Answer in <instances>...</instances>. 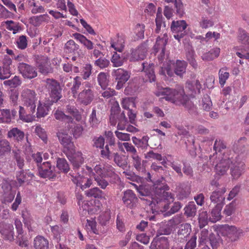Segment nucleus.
<instances>
[{"mask_svg": "<svg viewBox=\"0 0 249 249\" xmlns=\"http://www.w3.org/2000/svg\"><path fill=\"white\" fill-rule=\"evenodd\" d=\"M157 96H164L163 98L166 101L176 105H181L188 111L191 115L197 114V107L185 94L184 89H176L169 87L163 88L156 93Z\"/></svg>", "mask_w": 249, "mask_h": 249, "instance_id": "nucleus-1", "label": "nucleus"}, {"mask_svg": "<svg viewBox=\"0 0 249 249\" xmlns=\"http://www.w3.org/2000/svg\"><path fill=\"white\" fill-rule=\"evenodd\" d=\"M46 88L49 97L45 101V105L51 106L56 103L62 98V88L59 82L53 79H47Z\"/></svg>", "mask_w": 249, "mask_h": 249, "instance_id": "nucleus-2", "label": "nucleus"}, {"mask_svg": "<svg viewBox=\"0 0 249 249\" xmlns=\"http://www.w3.org/2000/svg\"><path fill=\"white\" fill-rule=\"evenodd\" d=\"M231 175L233 179H237L245 172V158L243 154L236 155L235 157H231Z\"/></svg>", "mask_w": 249, "mask_h": 249, "instance_id": "nucleus-3", "label": "nucleus"}, {"mask_svg": "<svg viewBox=\"0 0 249 249\" xmlns=\"http://www.w3.org/2000/svg\"><path fill=\"white\" fill-rule=\"evenodd\" d=\"M169 189L170 188L168 186V188H162L158 190H154L153 193L155 195V197H151V200H148L147 199L142 198H141V199L148 201L149 205L153 209V207H156V204L158 205L159 203L160 204L163 200L172 199V201H173L174 197L172 194L170 192H167Z\"/></svg>", "mask_w": 249, "mask_h": 249, "instance_id": "nucleus-4", "label": "nucleus"}, {"mask_svg": "<svg viewBox=\"0 0 249 249\" xmlns=\"http://www.w3.org/2000/svg\"><path fill=\"white\" fill-rule=\"evenodd\" d=\"M21 97L23 105L26 106L30 109V113L33 115L36 112V103L37 101L35 91L29 89H25L21 92Z\"/></svg>", "mask_w": 249, "mask_h": 249, "instance_id": "nucleus-5", "label": "nucleus"}, {"mask_svg": "<svg viewBox=\"0 0 249 249\" xmlns=\"http://www.w3.org/2000/svg\"><path fill=\"white\" fill-rule=\"evenodd\" d=\"M219 233L225 240L229 239L231 242L237 241L242 234V230L234 226H230L228 224L222 225L219 227Z\"/></svg>", "mask_w": 249, "mask_h": 249, "instance_id": "nucleus-6", "label": "nucleus"}, {"mask_svg": "<svg viewBox=\"0 0 249 249\" xmlns=\"http://www.w3.org/2000/svg\"><path fill=\"white\" fill-rule=\"evenodd\" d=\"M37 169L39 176L42 178L53 179L57 177V172L55 170V167L52 166L50 162H44L42 164H39V166L38 165Z\"/></svg>", "mask_w": 249, "mask_h": 249, "instance_id": "nucleus-7", "label": "nucleus"}, {"mask_svg": "<svg viewBox=\"0 0 249 249\" xmlns=\"http://www.w3.org/2000/svg\"><path fill=\"white\" fill-rule=\"evenodd\" d=\"M111 74L115 81L117 82V89L122 88L130 77V73L127 71L122 68L114 70Z\"/></svg>", "mask_w": 249, "mask_h": 249, "instance_id": "nucleus-8", "label": "nucleus"}, {"mask_svg": "<svg viewBox=\"0 0 249 249\" xmlns=\"http://www.w3.org/2000/svg\"><path fill=\"white\" fill-rule=\"evenodd\" d=\"M0 233L3 238L10 242L15 240L14 225L5 221L0 222Z\"/></svg>", "mask_w": 249, "mask_h": 249, "instance_id": "nucleus-9", "label": "nucleus"}, {"mask_svg": "<svg viewBox=\"0 0 249 249\" xmlns=\"http://www.w3.org/2000/svg\"><path fill=\"white\" fill-rule=\"evenodd\" d=\"M147 42L146 40L139 45L136 49H131L129 60L135 62L139 60H143L147 53Z\"/></svg>", "mask_w": 249, "mask_h": 249, "instance_id": "nucleus-10", "label": "nucleus"}, {"mask_svg": "<svg viewBox=\"0 0 249 249\" xmlns=\"http://www.w3.org/2000/svg\"><path fill=\"white\" fill-rule=\"evenodd\" d=\"M111 47L120 53H118L117 52H114L111 59V61L113 63V66L118 67L122 66L124 62L128 60L129 53L128 52L122 53V49L116 48L114 44H111Z\"/></svg>", "mask_w": 249, "mask_h": 249, "instance_id": "nucleus-11", "label": "nucleus"}, {"mask_svg": "<svg viewBox=\"0 0 249 249\" xmlns=\"http://www.w3.org/2000/svg\"><path fill=\"white\" fill-rule=\"evenodd\" d=\"M58 140L64 148L69 152V154H73L75 152V146L72 142V138L68 134L58 132L57 133Z\"/></svg>", "mask_w": 249, "mask_h": 249, "instance_id": "nucleus-12", "label": "nucleus"}, {"mask_svg": "<svg viewBox=\"0 0 249 249\" xmlns=\"http://www.w3.org/2000/svg\"><path fill=\"white\" fill-rule=\"evenodd\" d=\"M18 70L25 78L31 79L37 76L36 68L25 63H19Z\"/></svg>", "mask_w": 249, "mask_h": 249, "instance_id": "nucleus-13", "label": "nucleus"}, {"mask_svg": "<svg viewBox=\"0 0 249 249\" xmlns=\"http://www.w3.org/2000/svg\"><path fill=\"white\" fill-rule=\"evenodd\" d=\"M122 197L124 204L128 208L131 209L136 206L138 198L134 192L130 189H127L124 191Z\"/></svg>", "mask_w": 249, "mask_h": 249, "instance_id": "nucleus-14", "label": "nucleus"}, {"mask_svg": "<svg viewBox=\"0 0 249 249\" xmlns=\"http://www.w3.org/2000/svg\"><path fill=\"white\" fill-rule=\"evenodd\" d=\"M94 94L91 89L85 88L78 94L77 101L85 106L89 105L93 100Z\"/></svg>", "mask_w": 249, "mask_h": 249, "instance_id": "nucleus-15", "label": "nucleus"}, {"mask_svg": "<svg viewBox=\"0 0 249 249\" xmlns=\"http://www.w3.org/2000/svg\"><path fill=\"white\" fill-rule=\"evenodd\" d=\"M226 189L225 187L218 188L216 190L213 191L210 196L211 202L214 204H225V197L223 196L226 192Z\"/></svg>", "mask_w": 249, "mask_h": 249, "instance_id": "nucleus-16", "label": "nucleus"}, {"mask_svg": "<svg viewBox=\"0 0 249 249\" xmlns=\"http://www.w3.org/2000/svg\"><path fill=\"white\" fill-rule=\"evenodd\" d=\"M69 175L72 178L71 179L72 182L76 185L80 187L82 190H84L87 188H89L92 184L91 179L85 177V176L81 175H78L77 176H73L71 173Z\"/></svg>", "mask_w": 249, "mask_h": 249, "instance_id": "nucleus-17", "label": "nucleus"}, {"mask_svg": "<svg viewBox=\"0 0 249 249\" xmlns=\"http://www.w3.org/2000/svg\"><path fill=\"white\" fill-rule=\"evenodd\" d=\"M64 49L66 53L77 55L78 57H83L84 55L82 51L80 49L79 46L72 39H70L66 43Z\"/></svg>", "mask_w": 249, "mask_h": 249, "instance_id": "nucleus-18", "label": "nucleus"}, {"mask_svg": "<svg viewBox=\"0 0 249 249\" xmlns=\"http://www.w3.org/2000/svg\"><path fill=\"white\" fill-rule=\"evenodd\" d=\"M231 157H227L226 156L222 158L220 161L217 163L215 167V169L216 172L219 175H224L227 171L230 168L231 162Z\"/></svg>", "mask_w": 249, "mask_h": 249, "instance_id": "nucleus-19", "label": "nucleus"}, {"mask_svg": "<svg viewBox=\"0 0 249 249\" xmlns=\"http://www.w3.org/2000/svg\"><path fill=\"white\" fill-rule=\"evenodd\" d=\"M142 66L143 71L145 73V82H155L156 79L154 71L155 65L153 63L148 64L147 63L143 62Z\"/></svg>", "mask_w": 249, "mask_h": 249, "instance_id": "nucleus-20", "label": "nucleus"}, {"mask_svg": "<svg viewBox=\"0 0 249 249\" xmlns=\"http://www.w3.org/2000/svg\"><path fill=\"white\" fill-rule=\"evenodd\" d=\"M36 66L39 72L46 74L49 72L48 58L44 56H37L36 58Z\"/></svg>", "mask_w": 249, "mask_h": 249, "instance_id": "nucleus-21", "label": "nucleus"}, {"mask_svg": "<svg viewBox=\"0 0 249 249\" xmlns=\"http://www.w3.org/2000/svg\"><path fill=\"white\" fill-rule=\"evenodd\" d=\"M168 39V36L166 32L164 33L163 36L161 38L160 36H158L157 38L156 44L154 46V48L156 52H158L161 49V52L160 53V54L161 56H164L165 46L167 43Z\"/></svg>", "mask_w": 249, "mask_h": 249, "instance_id": "nucleus-22", "label": "nucleus"}, {"mask_svg": "<svg viewBox=\"0 0 249 249\" xmlns=\"http://www.w3.org/2000/svg\"><path fill=\"white\" fill-rule=\"evenodd\" d=\"M25 137V134L17 127H14L10 129L7 133V138L13 139L18 142H22Z\"/></svg>", "mask_w": 249, "mask_h": 249, "instance_id": "nucleus-23", "label": "nucleus"}, {"mask_svg": "<svg viewBox=\"0 0 249 249\" xmlns=\"http://www.w3.org/2000/svg\"><path fill=\"white\" fill-rule=\"evenodd\" d=\"M197 207L194 201L189 202L183 209L184 215L187 218L194 217L196 214Z\"/></svg>", "mask_w": 249, "mask_h": 249, "instance_id": "nucleus-24", "label": "nucleus"}, {"mask_svg": "<svg viewBox=\"0 0 249 249\" xmlns=\"http://www.w3.org/2000/svg\"><path fill=\"white\" fill-rule=\"evenodd\" d=\"M221 235L219 233V229H218L216 233H211L210 234L208 241L213 249H217L220 244L223 243V239L221 238Z\"/></svg>", "mask_w": 249, "mask_h": 249, "instance_id": "nucleus-25", "label": "nucleus"}, {"mask_svg": "<svg viewBox=\"0 0 249 249\" xmlns=\"http://www.w3.org/2000/svg\"><path fill=\"white\" fill-rule=\"evenodd\" d=\"M187 26L188 25L184 20H173L172 22L170 28L173 33H178L186 31L185 29Z\"/></svg>", "mask_w": 249, "mask_h": 249, "instance_id": "nucleus-26", "label": "nucleus"}, {"mask_svg": "<svg viewBox=\"0 0 249 249\" xmlns=\"http://www.w3.org/2000/svg\"><path fill=\"white\" fill-rule=\"evenodd\" d=\"M12 59L8 56H5L3 60L2 72L3 77L1 80H4L10 77L11 75L10 66L12 64Z\"/></svg>", "mask_w": 249, "mask_h": 249, "instance_id": "nucleus-27", "label": "nucleus"}, {"mask_svg": "<svg viewBox=\"0 0 249 249\" xmlns=\"http://www.w3.org/2000/svg\"><path fill=\"white\" fill-rule=\"evenodd\" d=\"M71 156H68V158L73 166L74 169H78L84 162V158L81 152L75 154H70Z\"/></svg>", "mask_w": 249, "mask_h": 249, "instance_id": "nucleus-28", "label": "nucleus"}, {"mask_svg": "<svg viewBox=\"0 0 249 249\" xmlns=\"http://www.w3.org/2000/svg\"><path fill=\"white\" fill-rule=\"evenodd\" d=\"M34 247L36 249H49V241L43 236L38 235L34 239Z\"/></svg>", "mask_w": 249, "mask_h": 249, "instance_id": "nucleus-29", "label": "nucleus"}, {"mask_svg": "<svg viewBox=\"0 0 249 249\" xmlns=\"http://www.w3.org/2000/svg\"><path fill=\"white\" fill-rule=\"evenodd\" d=\"M137 190L142 196L153 197V190L152 185L143 184L137 187Z\"/></svg>", "mask_w": 249, "mask_h": 249, "instance_id": "nucleus-30", "label": "nucleus"}, {"mask_svg": "<svg viewBox=\"0 0 249 249\" xmlns=\"http://www.w3.org/2000/svg\"><path fill=\"white\" fill-rule=\"evenodd\" d=\"M186 58L189 63L194 69H196L197 67V63L196 60L195 52L192 46L189 47L186 50Z\"/></svg>", "mask_w": 249, "mask_h": 249, "instance_id": "nucleus-31", "label": "nucleus"}, {"mask_svg": "<svg viewBox=\"0 0 249 249\" xmlns=\"http://www.w3.org/2000/svg\"><path fill=\"white\" fill-rule=\"evenodd\" d=\"M72 36L83 44L88 50H91L93 48V43L84 35L76 33L72 34Z\"/></svg>", "mask_w": 249, "mask_h": 249, "instance_id": "nucleus-32", "label": "nucleus"}, {"mask_svg": "<svg viewBox=\"0 0 249 249\" xmlns=\"http://www.w3.org/2000/svg\"><path fill=\"white\" fill-rule=\"evenodd\" d=\"M56 167L59 170V171L57 172V174L60 172L67 174L70 170V166L67 160L64 158H58L57 159Z\"/></svg>", "mask_w": 249, "mask_h": 249, "instance_id": "nucleus-33", "label": "nucleus"}, {"mask_svg": "<svg viewBox=\"0 0 249 249\" xmlns=\"http://www.w3.org/2000/svg\"><path fill=\"white\" fill-rule=\"evenodd\" d=\"M11 151L10 142L6 139L0 140V159L3 158L6 154Z\"/></svg>", "mask_w": 249, "mask_h": 249, "instance_id": "nucleus-34", "label": "nucleus"}, {"mask_svg": "<svg viewBox=\"0 0 249 249\" xmlns=\"http://www.w3.org/2000/svg\"><path fill=\"white\" fill-rule=\"evenodd\" d=\"M12 153L13 159L16 160L17 166L19 169H22L24 167L25 161L23 155L19 149L13 150Z\"/></svg>", "mask_w": 249, "mask_h": 249, "instance_id": "nucleus-35", "label": "nucleus"}, {"mask_svg": "<svg viewBox=\"0 0 249 249\" xmlns=\"http://www.w3.org/2000/svg\"><path fill=\"white\" fill-rule=\"evenodd\" d=\"M187 63L184 60H178L175 66L174 72L178 76H182L186 72Z\"/></svg>", "mask_w": 249, "mask_h": 249, "instance_id": "nucleus-36", "label": "nucleus"}, {"mask_svg": "<svg viewBox=\"0 0 249 249\" xmlns=\"http://www.w3.org/2000/svg\"><path fill=\"white\" fill-rule=\"evenodd\" d=\"M223 205L220 204H216L212 209L211 212V214L213 217L212 218L210 217V221L215 222L221 219V211Z\"/></svg>", "mask_w": 249, "mask_h": 249, "instance_id": "nucleus-37", "label": "nucleus"}, {"mask_svg": "<svg viewBox=\"0 0 249 249\" xmlns=\"http://www.w3.org/2000/svg\"><path fill=\"white\" fill-rule=\"evenodd\" d=\"M191 231V224L186 223L180 225L179 229L178 231V234L180 236L181 238H185L190 234Z\"/></svg>", "mask_w": 249, "mask_h": 249, "instance_id": "nucleus-38", "label": "nucleus"}, {"mask_svg": "<svg viewBox=\"0 0 249 249\" xmlns=\"http://www.w3.org/2000/svg\"><path fill=\"white\" fill-rule=\"evenodd\" d=\"M69 124H71L69 125V127H70L69 130L72 133L73 137L75 138L79 137L82 134L83 130L82 125L79 124H75L73 123V121L70 122Z\"/></svg>", "mask_w": 249, "mask_h": 249, "instance_id": "nucleus-39", "label": "nucleus"}, {"mask_svg": "<svg viewBox=\"0 0 249 249\" xmlns=\"http://www.w3.org/2000/svg\"><path fill=\"white\" fill-rule=\"evenodd\" d=\"M108 77H109L108 74L104 72H101L98 75V82L99 85L103 89H107L108 85L109 80Z\"/></svg>", "mask_w": 249, "mask_h": 249, "instance_id": "nucleus-40", "label": "nucleus"}, {"mask_svg": "<svg viewBox=\"0 0 249 249\" xmlns=\"http://www.w3.org/2000/svg\"><path fill=\"white\" fill-rule=\"evenodd\" d=\"M114 161L117 164V165L124 169L127 166V159L125 158V156L124 155L120 156L118 153H113Z\"/></svg>", "mask_w": 249, "mask_h": 249, "instance_id": "nucleus-41", "label": "nucleus"}, {"mask_svg": "<svg viewBox=\"0 0 249 249\" xmlns=\"http://www.w3.org/2000/svg\"><path fill=\"white\" fill-rule=\"evenodd\" d=\"M196 239L197 236L195 233L192 236L190 239L186 243L184 249H195L196 247ZM200 249H210V248L207 245H205Z\"/></svg>", "mask_w": 249, "mask_h": 249, "instance_id": "nucleus-42", "label": "nucleus"}, {"mask_svg": "<svg viewBox=\"0 0 249 249\" xmlns=\"http://www.w3.org/2000/svg\"><path fill=\"white\" fill-rule=\"evenodd\" d=\"M85 195L88 197H93L95 198H102L103 192L97 187H94L85 191Z\"/></svg>", "mask_w": 249, "mask_h": 249, "instance_id": "nucleus-43", "label": "nucleus"}, {"mask_svg": "<svg viewBox=\"0 0 249 249\" xmlns=\"http://www.w3.org/2000/svg\"><path fill=\"white\" fill-rule=\"evenodd\" d=\"M238 39L241 43L249 51V36L248 34L243 29H239Z\"/></svg>", "mask_w": 249, "mask_h": 249, "instance_id": "nucleus-44", "label": "nucleus"}, {"mask_svg": "<svg viewBox=\"0 0 249 249\" xmlns=\"http://www.w3.org/2000/svg\"><path fill=\"white\" fill-rule=\"evenodd\" d=\"M46 15H41L38 16H33L29 18V22L35 27L40 26L46 20Z\"/></svg>", "mask_w": 249, "mask_h": 249, "instance_id": "nucleus-45", "label": "nucleus"}, {"mask_svg": "<svg viewBox=\"0 0 249 249\" xmlns=\"http://www.w3.org/2000/svg\"><path fill=\"white\" fill-rule=\"evenodd\" d=\"M199 226L200 229L204 228L208 224V215L206 211H202L199 213L198 215Z\"/></svg>", "mask_w": 249, "mask_h": 249, "instance_id": "nucleus-46", "label": "nucleus"}, {"mask_svg": "<svg viewBox=\"0 0 249 249\" xmlns=\"http://www.w3.org/2000/svg\"><path fill=\"white\" fill-rule=\"evenodd\" d=\"M54 116L56 120L66 122L69 124L70 122L73 121V119L71 116L65 115L62 111L56 110L54 114Z\"/></svg>", "mask_w": 249, "mask_h": 249, "instance_id": "nucleus-47", "label": "nucleus"}, {"mask_svg": "<svg viewBox=\"0 0 249 249\" xmlns=\"http://www.w3.org/2000/svg\"><path fill=\"white\" fill-rule=\"evenodd\" d=\"M219 53V49L217 50H211L208 52L203 53L201 58L203 60L212 61L218 56Z\"/></svg>", "mask_w": 249, "mask_h": 249, "instance_id": "nucleus-48", "label": "nucleus"}, {"mask_svg": "<svg viewBox=\"0 0 249 249\" xmlns=\"http://www.w3.org/2000/svg\"><path fill=\"white\" fill-rule=\"evenodd\" d=\"M149 138L147 136H144L142 139L137 138L136 137H133L132 140L133 142L138 146L141 147H145L148 145V142Z\"/></svg>", "mask_w": 249, "mask_h": 249, "instance_id": "nucleus-49", "label": "nucleus"}, {"mask_svg": "<svg viewBox=\"0 0 249 249\" xmlns=\"http://www.w3.org/2000/svg\"><path fill=\"white\" fill-rule=\"evenodd\" d=\"M50 106H48L45 105V103L44 105H42L40 102H39V104L38 105L36 112V117L37 118H41L42 117H44L45 115L47 114V111H48L49 107Z\"/></svg>", "mask_w": 249, "mask_h": 249, "instance_id": "nucleus-50", "label": "nucleus"}, {"mask_svg": "<svg viewBox=\"0 0 249 249\" xmlns=\"http://www.w3.org/2000/svg\"><path fill=\"white\" fill-rule=\"evenodd\" d=\"M110 218V212L106 211L99 216L98 221L100 225L105 226L109 224Z\"/></svg>", "mask_w": 249, "mask_h": 249, "instance_id": "nucleus-51", "label": "nucleus"}, {"mask_svg": "<svg viewBox=\"0 0 249 249\" xmlns=\"http://www.w3.org/2000/svg\"><path fill=\"white\" fill-rule=\"evenodd\" d=\"M19 171L17 172L16 178L18 183L20 186L22 185L25 181H28L27 172L22 168Z\"/></svg>", "mask_w": 249, "mask_h": 249, "instance_id": "nucleus-52", "label": "nucleus"}, {"mask_svg": "<svg viewBox=\"0 0 249 249\" xmlns=\"http://www.w3.org/2000/svg\"><path fill=\"white\" fill-rule=\"evenodd\" d=\"M82 78L80 76H76L73 79V85L71 88V91L73 96L78 94V90L81 85Z\"/></svg>", "mask_w": 249, "mask_h": 249, "instance_id": "nucleus-53", "label": "nucleus"}, {"mask_svg": "<svg viewBox=\"0 0 249 249\" xmlns=\"http://www.w3.org/2000/svg\"><path fill=\"white\" fill-rule=\"evenodd\" d=\"M21 84V81L20 80L19 76H15L14 78L11 79L4 81L3 84L5 86H8L11 88H16L20 86Z\"/></svg>", "mask_w": 249, "mask_h": 249, "instance_id": "nucleus-54", "label": "nucleus"}, {"mask_svg": "<svg viewBox=\"0 0 249 249\" xmlns=\"http://www.w3.org/2000/svg\"><path fill=\"white\" fill-rule=\"evenodd\" d=\"M99 112H97L95 108H93L89 119V122L92 126L97 125L100 123L101 119L99 117Z\"/></svg>", "mask_w": 249, "mask_h": 249, "instance_id": "nucleus-55", "label": "nucleus"}, {"mask_svg": "<svg viewBox=\"0 0 249 249\" xmlns=\"http://www.w3.org/2000/svg\"><path fill=\"white\" fill-rule=\"evenodd\" d=\"M202 106L203 109L206 111H209L212 107L213 104L212 101L210 96L207 94H205L203 96L202 100Z\"/></svg>", "mask_w": 249, "mask_h": 249, "instance_id": "nucleus-56", "label": "nucleus"}, {"mask_svg": "<svg viewBox=\"0 0 249 249\" xmlns=\"http://www.w3.org/2000/svg\"><path fill=\"white\" fill-rule=\"evenodd\" d=\"M174 5L176 9V14L181 18L185 14L184 7L181 0H175Z\"/></svg>", "mask_w": 249, "mask_h": 249, "instance_id": "nucleus-57", "label": "nucleus"}, {"mask_svg": "<svg viewBox=\"0 0 249 249\" xmlns=\"http://www.w3.org/2000/svg\"><path fill=\"white\" fill-rule=\"evenodd\" d=\"M227 68H222L219 71V83L221 86H224L227 79L229 77L230 74L228 72L224 71Z\"/></svg>", "mask_w": 249, "mask_h": 249, "instance_id": "nucleus-58", "label": "nucleus"}, {"mask_svg": "<svg viewBox=\"0 0 249 249\" xmlns=\"http://www.w3.org/2000/svg\"><path fill=\"white\" fill-rule=\"evenodd\" d=\"M133 160V165L136 169L141 173L145 172V169L142 168V165L141 163V159L137 155L135 154L132 156Z\"/></svg>", "mask_w": 249, "mask_h": 249, "instance_id": "nucleus-59", "label": "nucleus"}, {"mask_svg": "<svg viewBox=\"0 0 249 249\" xmlns=\"http://www.w3.org/2000/svg\"><path fill=\"white\" fill-rule=\"evenodd\" d=\"M110 64V61L105 57H100L94 62V65L100 69L107 68Z\"/></svg>", "mask_w": 249, "mask_h": 249, "instance_id": "nucleus-60", "label": "nucleus"}, {"mask_svg": "<svg viewBox=\"0 0 249 249\" xmlns=\"http://www.w3.org/2000/svg\"><path fill=\"white\" fill-rule=\"evenodd\" d=\"M16 194V191L15 190H11L10 192L5 193L2 202L5 204L11 203L14 200Z\"/></svg>", "mask_w": 249, "mask_h": 249, "instance_id": "nucleus-61", "label": "nucleus"}, {"mask_svg": "<svg viewBox=\"0 0 249 249\" xmlns=\"http://www.w3.org/2000/svg\"><path fill=\"white\" fill-rule=\"evenodd\" d=\"M66 112L72 115L77 120L81 118V115L79 112L74 106L68 105L66 106Z\"/></svg>", "mask_w": 249, "mask_h": 249, "instance_id": "nucleus-62", "label": "nucleus"}, {"mask_svg": "<svg viewBox=\"0 0 249 249\" xmlns=\"http://www.w3.org/2000/svg\"><path fill=\"white\" fill-rule=\"evenodd\" d=\"M236 206V201L235 200L232 201L225 207L224 213L227 216H231L235 212Z\"/></svg>", "mask_w": 249, "mask_h": 249, "instance_id": "nucleus-63", "label": "nucleus"}, {"mask_svg": "<svg viewBox=\"0 0 249 249\" xmlns=\"http://www.w3.org/2000/svg\"><path fill=\"white\" fill-rule=\"evenodd\" d=\"M92 66L90 64H86L81 69V74L84 79L88 78L91 73Z\"/></svg>", "mask_w": 249, "mask_h": 249, "instance_id": "nucleus-64", "label": "nucleus"}]
</instances>
